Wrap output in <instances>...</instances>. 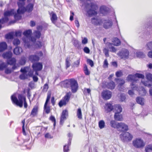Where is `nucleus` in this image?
Segmentation results:
<instances>
[{
    "instance_id": "f257e3e1",
    "label": "nucleus",
    "mask_w": 152,
    "mask_h": 152,
    "mask_svg": "<svg viewBox=\"0 0 152 152\" xmlns=\"http://www.w3.org/2000/svg\"><path fill=\"white\" fill-rule=\"evenodd\" d=\"M144 76L141 74L136 73L134 75H130L127 78V80L129 81H132V83L131 84V87L132 90H137L139 92V94L142 96H145L147 92L143 87L138 88L137 85L134 83L137 80L138 78H144Z\"/></svg>"
},
{
    "instance_id": "f03ea898",
    "label": "nucleus",
    "mask_w": 152,
    "mask_h": 152,
    "mask_svg": "<svg viewBox=\"0 0 152 152\" xmlns=\"http://www.w3.org/2000/svg\"><path fill=\"white\" fill-rule=\"evenodd\" d=\"M18 98L14 95L11 96V98L12 103L20 107H22L24 102V106L25 108L27 107L28 104L26 102V97L21 94H19Z\"/></svg>"
},
{
    "instance_id": "7ed1b4c3",
    "label": "nucleus",
    "mask_w": 152,
    "mask_h": 152,
    "mask_svg": "<svg viewBox=\"0 0 152 152\" xmlns=\"http://www.w3.org/2000/svg\"><path fill=\"white\" fill-rule=\"evenodd\" d=\"M98 9V5L96 2L86 0V10H88L87 12L89 15H96L97 14L96 10Z\"/></svg>"
},
{
    "instance_id": "20e7f679",
    "label": "nucleus",
    "mask_w": 152,
    "mask_h": 152,
    "mask_svg": "<svg viewBox=\"0 0 152 152\" xmlns=\"http://www.w3.org/2000/svg\"><path fill=\"white\" fill-rule=\"evenodd\" d=\"M120 137L123 142H128L132 140L133 136L129 132H125L122 133L120 135Z\"/></svg>"
},
{
    "instance_id": "39448f33",
    "label": "nucleus",
    "mask_w": 152,
    "mask_h": 152,
    "mask_svg": "<svg viewBox=\"0 0 152 152\" xmlns=\"http://www.w3.org/2000/svg\"><path fill=\"white\" fill-rule=\"evenodd\" d=\"M72 92L75 93L77 91L78 85L77 81L74 78L70 79V87Z\"/></svg>"
},
{
    "instance_id": "423d86ee",
    "label": "nucleus",
    "mask_w": 152,
    "mask_h": 152,
    "mask_svg": "<svg viewBox=\"0 0 152 152\" xmlns=\"http://www.w3.org/2000/svg\"><path fill=\"white\" fill-rule=\"evenodd\" d=\"M129 54V52L127 50L124 49L119 51L117 54L121 58L126 59L128 58Z\"/></svg>"
},
{
    "instance_id": "0eeeda50",
    "label": "nucleus",
    "mask_w": 152,
    "mask_h": 152,
    "mask_svg": "<svg viewBox=\"0 0 152 152\" xmlns=\"http://www.w3.org/2000/svg\"><path fill=\"white\" fill-rule=\"evenodd\" d=\"M133 146L136 148H140L144 146L145 144L143 140L140 139H137L133 141Z\"/></svg>"
},
{
    "instance_id": "6e6552de",
    "label": "nucleus",
    "mask_w": 152,
    "mask_h": 152,
    "mask_svg": "<svg viewBox=\"0 0 152 152\" xmlns=\"http://www.w3.org/2000/svg\"><path fill=\"white\" fill-rule=\"evenodd\" d=\"M68 115V113L67 110H63L60 118V125L61 126L63 125L64 121L66 120V117Z\"/></svg>"
},
{
    "instance_id": "1a4fd4ad",
    "label": "nucleus",
    "mask_w": 152,
    "mask_h": 152,
    "mask_svg": "<svg viewBox=\"0 0 152 152\" xmlns=\"http://www.w3.org/2000/svg\"><path fill=\"white\" fill-rule=\"evenodd\" d=\"M118 127L117 130L120 131H127L129 129L128 126L127 125L124 123H118Z\"/></svg>"
},
{
    "instance_id": "9d476101",
    "label": "nucleus",
    "mask_w": 152,
    "mask_h": 152,
    "mask_svg": "<svg viewBox=\"0 0 152 152\" xmlns=\"http://www.w3.org/2000/svg\"><path fill=\"white\" fill-rule=\"evenodd\" d=\"M102 96L104 99H108L111 97L112 93L109 90L104 91L102 93Z\"/></svg>"
},
{
    "instance_id": "9b49d317",
    "label": "nucleus",
    "mask_w": 152,
    "mask_h": 152,
    "mask_svg": "<svg viewBox=\"0 0 152 152\" xmlns=\"http://www.w3.org/2000/svg\"><path fill=\"white\" fill-rule=\"evenodd\" d=\"M42 64L40 62H36L33 63L32 67L34 71H41L42 68Z\"/></svg>"
},
{
    "instance_id": "f8f14e48",
    "label": "nucleus",
    "mask_w": 152,
    "mask_h": 152,
    "mask_svg": "<svg viewBox=\"0 0 152 152\" xmlns=\"http://www.w3.org/2000/svg\"><path fill=\"white\" fill-rule=\"evenodd\" d=\"M117 82L118 84V89L121 91H123L124 87L123 85L124 83V80L121 79H117Z\"/></svg>"
},
{
    "instance_id": "ddd939ff",
    "label": "nucleus",
    "mask_w": 152,
    "mask_h": 152,
    "mask_svg": "<svg viewBox=\"0 0 152 152\" xmlns=\"http://www.w3.org/2000/svg\"><path fill=\"white\" fill-rule=\"evenodd\" d=\"M122 111V108L120 104H116L113 106V111L115 113H120Z\"/></svg>"
},
{
    "instance_id": "4468645a",
    "label": "nucleus",
    "mask_w": 152,
    "mask_h": 152,
    "mask_svg": "<svg viewBox=\"0 0 152 152\" xmlns=\"http://www.w3.org/2000/svg\"><path fill=\"white\" fill-rule=\"evenodd\" d=\"M104 107L105 112L107 113L113 110V106L110 103H107L105 104Z\"/></svg>"
},
{
    "instance_id": "2eb2a0df",
    "label": "nucleus",
    "mask_w": 152,
    "mask_h": 152,
    "mask_svg": "<svg viewBox=\"0 0 152 152\" xmlns=\"http://www.w3.org/2000/svg\"><path fill=\"white\" fill-rule=\"evenodd\" d=\"M113 25L111 21L107 20H105L104 23L103 27L105 29H108L110 28Z\"/></svg>"
},
{
    "instance_id": "dca6fc26",
    "label": "nucleus",
    "mask_w": 152,
    "mask_h": 152,
    "mask_svg": "<svg viewBox=\"0 0 152 152\" xmlns=\"http://www.w3.org/2000/svg\"><path fill=\"white\" fill-rule=\"evenodd\" d=\"M92 23L95 25H99L101 24L102 22L101 19L97 18H94L91 19Z\"/></svg>"
},
{
    "instance_id": "f3484780",
    "label": "nucleus",
    "mask_w": 152,
    "mask_h": 152,
    "mask_svg": "<svg viewBox=\"0 0 152 152\" xmlns=\"http://www.w3.org/2000/svg\"><path fill=\"white\" fill-rule=\"evenodd\" d=\"M12 56V53L10 51H8L4 53L2 56L4 58L7 59V60L11 58Z\"/></svg>"
},
{
    "instance_id": "a211bd4d",
    "label": "nucleus",
    "mask_w": 152,
    "mask_h": 152,
    "mask_svg": "<svg viewBox=\"0 0 152 152\" xmlns=\"http://www.w3.org/2000/svg\"><path fill=\"white\" fill-rule=\"evenodd\" d=\"M108 10V8L106 6H102L100 8V12L101 14L104 15L107 14Z\"/></svg>"
},
{
    "instance_id": "6ab92c4d",
    "label": "nucleus",
    "mask_w": 152,
    "mask_h": 152,
    "mask_svg": "<svg viewBox=\"0 0 152 152\" xmlns=\"http://www.w3.org/2000/svg\"><path fill=\"white\" fill-rule=\"evenodd\" d=\"M34 5L33 3H29L26 7V12H32L33 9Z\"/></svg>"
},
{
    "instance_id": "aec40b11",
    "label": "nucleus",
    "mask_w": 152,
    "mask_h": 152,
    "mask_svg": "<svg viewBox=\"0 0 152 152\" xmlns=\"http://www.w3.org/2000/svg\"><path fill=\"white\" fill-rule=\"evenodd\" d=\"M114 118L115 120L118 121H122L123 119L122 115L120 113H115Z\"/></svg>"
},
{
    "instance_id": "412c9836",
    "label": "nucleus",
    "mask_w": 152,
    "mask_h": 152,
    "mask_svg": "<svg viewBox=\"0 0 152 152\" xmlns=\"http://www.w3.org/2000/svg\"><path fill=\"white\" fill-rule=\"evenodd\" d=\"M29 59L32 62L35 61H38L39 60V58L38 56L36 55H31L29 56Z\"/></svg>"
},
{
    "instance_id": "4be33fe9",
    "label": "nucleus",
    "mask_w": 152,
    "mask_h": 152,
    "mask_svg": "<svg viewBox=\"0 0 152 152\" xmlns=\"http://www.w3.org/2000/svg\"><path fill=\"white\" fill-rule=\"evenodd\" d=\"M14 10L13 9H12L10 10L4 12V16L8 17L14 14Z\"/></svg>"
},
{
    "instance_id": "5701e85b",
    "label": "nucleus",
    "mask_w": 152,
    "mask_h": 152,
    "mask_svg": "<svg viewBox=\"0 0 152 152\" xmlns=\"http://www.w3.org/2000/svg\"><path fill=\"white\" fill-rule=\"evenodd\" d=\"M7 45L5 42L0 43V52H3L7 49Z\"/></svg>"
},
{
    "instance_id": "b1692460",
    "label": "nucleus",
    "mask_w": 152,
    "mask_h": 152,
    "mask_svg": "<svg viewBox=\"0 0 152 152\" xmlns=\"http://www.w3.org/2000/svg\"><path fill=\"white\" fill-rule=\"evenodd\" d=\"M38 109V107L37 106H35L33 107L31 114V116L32 117H34L37 115Z\"/></svg>"
},
{
    "instance_id": "393cba45",
    "label": "nucleus",
    "mask_w": 152,
    "mask_h": 152,
    "mask_svg": "<svg viewBox=\"0 0 152 152\" xmlns=\"http://www.w3.org/2000/svg\"><path fill=\"white\" fill-rule=\"evenodd\" d=\"M71 139L69 138L68 140L67 145H65L64 146L63 150L64 152H68L69 150V146L71 144Z\"/></svg>"
},
{
    "instance_id": "a878e982",
    "label": "nucleus",
    "mask_w": 152,
    "mask_h": 152,
    "mask_svg": "<svg viewBox=\"0 0 152 152\" xmlns=\"http://www.w3.org/2000/svg\"><path fill=\"white\" fill-rule=\"evenodd\" d=\"M13 52L15 55H18L22 52V49L21 47H17L14 49Z\"/></svg>"
},
{
    "instance_id": "bb28decb",
    "label": "nucleus",
    "mask_w": 152,
    "mask_h": 152,
    "mask_svg": "<svg viewBox=\"0 0 152 152\" xmlns=\"http://www.w3.org/2000/svg\"><path fill=\"white\" fill-rule=\"evenodd\" d=\"M136 101L138 104L141 105H143L144 104L145 99L143 98L138 97L136 98Z\"/></svg>"
},
{
    "instance_id": "cd10ccee",
    "label": "nucleus",
    "mask_w": 152,
    "mask_h": 152,
    "mask_svg": "<svg viewBox=\"0 0 152 152\" xmlns=\"http://www.w3.org/2000/svg\"><path fill=\"white\" fill-rule=\"evenodd\" d=\"M71 94L70 92L67 93L62 99L67 103L70 99Z\"/></svg>"
},
{
    "instance_id": "c85d7f7f",
    "label": "nucleus",
    "mask_w": 152,
    "mask_h": 152,
    "mask_svg": "<svg viewBox=\"0 0 152 152\" xmlns=\"http://www.w3.org/2000/svg\"><path fill=\"white\" fill-rule=\"evenodd\" d=\"M110 123L111 127L114 128H116L117 129L118 127V123L114 120L110 121Z\"/></svg>"
},
{
    "instance_id": "c756f323",
    "label": "nucleus",
    "mask_w": 152,
    "mask_h": 152,
    "mask_svg": "<svg viewBox=\"0 0 152 152\" xmlns=\"http://www.w3.org/2000/svg\"><path fill=\"white\" fill-rule=\"evenodd\" d=\"M32 34L31 30L28 29L24 31L23 35L26 37H28L31 36Z\"/></svg>"
},
{
    "instance_id": "7c9ffc66",
    "label": "nucleus",
    "mask_w": 152,
    "mask_h": 152,
    "mask_svg": "<svg viewBox=\"0 0 152 152\" xmlns=\"http://www.w3.org/2000/svg\"><path fill=\"white\" fill-rule=\"evenodd\" d=\"M113 45L116 46H118L120 45L121 42L120 40L117 38L113 39L112 40Z\"/></svg>"
},
{
    "instance_id": "2f4dec72",
    "label": "nucleus",
    "mask_w": 152,
    "mask_h": 152,
    "mask_svg": "<svg viewBox=\"0 0 152 152\" xmlns=\"http://www.w3.org/2000/svg\"><path fill=\"white\" fill-rule=\"evenodd\" d=\"M16 62V60L14 58H10V59L7 60V63L8 64L13 65L15 64Z\"/></svg>"
},
{
    "instance_id": "473e14b6",
    "label": "nucleus",
    "mask_w": 152,
    "mask_h": 152,
    "mask_svg": "<svg viewBox=\"0 0 152 152\" xmlns=\"http://www.w3.org/2000/svg\"><path fill=\"white\" fill-rule=\"evenodd\" d=\"M64 87L68 88L70 87V79L65 80L63 83Z\"/></svg>"
},
{
    "instance_id": "72a5a7b5",
    "label": "nucleus",
    "mask_w": 152,
    "mask_h": 152,
    "mask_svg": "<svg viewBox=\"0 0 152 152\" xmlns=\"http://www.w3.org/2000/svg\"><path fill=\"white\" fill-rule=\"evenodd\" d=\"M107 88L110 89H114L115 87L114 83L113 81H111L108 83L107 86Z\"/></svg>"
},
{
    "instance_id": "f704fd0d",
    "label": "nucleus",
    "mask_w": 152,
    "mask_h": 152,
    "mask_svg": "<svg viewBox=\"0 0 152 152\" xmlns=\"http://www.w3.org/2000/svg\"><path fill=\"white\" fill-rule=\"evenodd\" d=\"M108 48L110 50V51L113 52H115L117 50V49L113 46V44L110 43H108Z\"/></svg>"
},
{
    "instance_id": "c9c22d12",
    "label": "nucleus",
    "mask_w": 152,
    "mask_h": 152,
    "mask_svg": "<svg viewBox=\"0 0 152 152\" xmlns=\"http://www.w3.org/2000/svg\"><path fill=\"white\" fill-rule=\"evenodd\" d=\"M26 12V7H24L18 8L17 10V12L18 14H23Z\"/></svg>"
},
{
    "instance_id": "e433bc0d",
    "label": "nucleus",
    "mask_w": 152,
    "mask_h": 152,
    "mask_svg": "<svg viewBox=\"0 0 152 152\" xmlns=\"http://www.w3.org/2000/svg\"><path fill=\"white\" fill-rule=\"evenodd\" d=\"M14 33L13 32L9 33L5 35V38L7 39H11L13 38Z\"/></svg>"
},
{
    "instance_id": "4c0bfd02",
    "label": "nucleus",
    "mask_w": 152,
    "mask_h": 152,
    "mask_svg": "<svg viewBox=\"0 0 152 152\" xmlns=\"http://www.w3.org/2000/svg\"><path fill=\"white\" fill-rule=\"evenodd\" d=\"M135 54L136 56L139 58H143L145 56V54L142 52L137 51L135 52Z\"/></svg>"
},
{
    "instance_id": "58836bf2",
    "label": "nucleus",
    "mask_w": 152,
    "mask_h": 152,
    "mask_svg": "<svg viewBox=\"0 0 152 152\" xmlns=\"http://www.w3.org/2000/svg\"><path fill=\"white\" fill-rule=\"evenodd\" d=\"M145 152H152V144L146 145L145 147Z\"/></svg>"
},
{
    "instance_id": "ea45409f",
    "label": "nucleus",
    "mask_w": 152,
    "mask_h": 152,
    "mask_svg": "<svg viewBox=\"0 0 152 152\" xmlns=\"http://www.w3.org/2000/svg\"><path fill=\"white\" fill-rule=\"evenodd\" d=\"M72 43L75 47L79 48L80 44L78 41L75 38H73L72 40Z\"/></svg>"
},
{
    "instance_id": "a19ab883",
    "label": "nucleus",
    "mask_w": 152,
    "mask_h": 152,
    "mask_svg": "<svg viewBox=\"0 0 152 152\" xmlns=\"http://www.w3.org/2000/svg\"><path fill=\"white\" fill-rule=\"evenodd\" d=\"M50 19L52 22L53 23H55V21L57 19V17L56 14L54 13H53Z\"/></svg>"
},
{
    "instance_id": "79ce46f5",
    "label": "nucleus",
    "mask_w": 152,
    "mask_h": 152,
    "mask_svg": "<svg viewBox=\"0 0 152 152\" xmlns=\"http://www.w3.org/2000/svg\"><path fill=\"white\" fill-rule=\"evenodd\" d=\"M77 116L79 119H81L82 118V112L80 108H79L77 109Z\"/></svg>"
},
{
    "instance_id": "37998d69",
    "label": "nucleus",
    "mask_w": 152,
    "mask_h": 152,
    "mask_svg": "<svg viewBox=\"0 0 152 152\" xmlns=\"http://www.w3.org/2000/svg\"><path fill=\"white\" fill-rule=\"evenodd\" d=\"M48 104H45L44 108V110H45V113L47 114H48L50 113V107L49 106H47Z\"/></svg>"
},
{
    "instance_id": "c03bdc74",
    "label": "nucleus",
    "mask_w": 152,
    "mask_h": 152,
    "mask_svg": "<svg viewBox=\"0 0 152 152\" xmlns=\"http://www.w3.org/2000/svg\"><path fill=\"white\" fill-rule=\"evenodd\" d=\"M9 19L8 17L4 16V17L0 19V23L1 24H4L7 23L9 21Z\"/></svg>"
},
{
    "instance_id": "a18cd8bd",
    "label": "nucleus",
    "mask_w": 152,
    "mask_h": 152,
    "mask_svg": "<svg viewBox=\"0 0 152 152\" xmlns=\"http://www.w3.org/2000/svg\"><path fill=\"white\" fill-rule=\"evenodd\" d=\"M99 126L100 129H102L104 128L105 126L104 121L102 120L99 121Z\"/></svg>"
},
{
    "instance_id": "49530a36",
    "label": "nucleus",
    "mask_w": 152,
    "mask_h": 152,
    "mask_svg": "<svg viewBox=\"0 0 152 152\" xmlns=\"http://www.w3.org/2000/svg\"><path fill=\"white\" fill-rule=\"evenodd\" d=\"M33 34L34 37L37 39L40 38L41 35V32L38 31H35L34 32Z\"/></svg>"
},
{
    "instance_id": "de8ad7c7",
    "label": "nucleus",
    "mask_w": 152,
    "mask_h": 152,
    "mask_svg": "<svg viewBox=\"0 0 152 152\" xmlns=\"http://www.w3.org/2000/svg\"><path fill=\"white\" fill-rule=\"evenodd\" d=\"M80 61L79 60L75 61L72 65V67H78L80 64Z\"/></svg>"
},
{
    "instance_id": "09e8293b",
    "label": "nucleus",
    "mask_w": 152,
    "mask_h": 152,
    "mask_svg": "<svg viewBox=\"0 0 152 152\" xmlns=\"http://www.w3.org/2000/svg\"><path fill=\"white\" fill-rule=\"evenodd\" d=\"M26 62V58L25 57H22L19 61V64L21 65H23L25 64Z\"/></svg>"
},
{
    "instance_id": "8fccbe9b",
    "label": "nucleus",
    "mask_w": 152,
    "mask_h": 152,
    "mask_svg": "<svg viewBox=\"0 0 152 152\" xmlns=\"http://www.w3.org/2000/svg\"><path fill=\"white\" fill-rule=\"evenodd\" d=\"M67 103L63 99L61 100L58 103V105L60 107H61L63 105H65Z\"/></svg>"
},
{
    "instance_id": "3c124183",
    "label": "nucleus",
    "mask_w": 152,
    "mask_h": 152,
    "mask_svg": "<svg viewBox=\"0 0 152 152\" xmlns=\"http://www.w3.org/2000/svg\"><path fill=\"white\" fill-rule=\"evenodd\" d=\"M65 65L66 66V69L69 68L71 65L70 62L69 61V59L68 58L66 59Z\"/></svg>"
},
{
    "instance_id": "603ef678",
    "label": "nucleus",
    "mask_w": 152,
    "mask_h": 152,
    "mask_svg": "<svg viewBox=\"0 0 152 152\" xmlns=\"http://www.w3.org/2000/svg\"><path fill=\"white\" fill-rule=\"evenodd\" d=\"M20 14H15L14 15V18L16 20H20L21 18V16L20 15Z\"/></svg>"
},
{
    "instance_id": "864d4df0",
    "label": "nucleus",
    "mask_w": 152,
    "mask_h": 152,
    "mask_svg": "<svg viewBox=\"0 0 152 152\" xmlns=\"http://www.w3.org/2000/svg\"><path fill=\"white\" fill-rule=\"evenodd\" d=\"M20 41L18 39H15L13 41V43L15 45L17 46L20 44Z\"/></svg>"
},
{
    "instance_id": "5fc2aeb1",
    "label": "nucleus",
    "mask_w": 152,
    "mask_h": 152,
    "mask_svg": "<svg viewBox=\"0 0 152 152\" xmlns=\"http://www.w3.org/2000/svg\"><path fill=\"white\" fill-rule=\"evenodd\" d=\"M146 77L148 80L152 82V74L148 73L146 75Z\"/></svg>"
},
{
    "instance_id": "6e6d98bb",
    "label": "nucleus",
    "mask_w": 152,
    "mask_h": 152,
    "mask_svg": "<svg viewBox=\"0 0 152 152\" xmlns=\"http://www.w3.org/2000/svg\"><path fill=\"white\" fill-rule=\"evenodd\" d=\"M146 45L148 50H152V41L148 42Z\"/></svg>"
},
{
    "instance_id": "4d7b16f0",
    "label": "nucleus",
    "mask_w": 152,
    "mask_h": 152,
    "mask_svg": "<svg viewBox=\"0 0 152 152\" xmlns=\"http://www.w3.org/2000/svg\"><path fill=\"white\" fill-rule=\"evenodd\" d=\"M87 63L89 64L91 67H92L94 66V63L93 61L89 59H87Z\"/></svg>"
},
{
    "instance_id": "13d9d810",
    "label": "nucleus",
    "mask_w": 152,
    "mask_h": 152,
    "mask_svg": "<svg viewBox=\"0 0 152 152\" xmlns=\"http://www.w3.org/2000/svg\"><path fill=\"white\" fill-rule=\"evenodd\" d=\"M7 65L4 63H2L0 64V70H2L7 67Z\"/></svg>"
},
{
    "instance_id": "bf43d9fd",
    "label": "nucleus",
    "mask_w": 152,
    "mask_h": 152,
    "mask_svg": "<svg viewBox=\"0 0 152 152\" xmlns=\"http://www.w3.org/2000/svg\"><path fill=\"white\" fill-rule=\"evenodd\" d=\"M141 83L145 86L150 87L151 86V85L148 83V81H144L143 80L141 81Z\"/></svg>"
},
{
    "instance_id": "052dcab7",
    "label": "nucleus",
    "mask_w": 152,
    "mask_h": 152,
    "mask_svg": "<svg viewBox=\"0 0 152 152\" xmlns=\"http://www.w3.org/2000/svg\"><path fill=\"white\" fill-rule=\"evenodd\" d=\"M22 123L23 124V126H22V132H23V134L24 135H26V132H25V129L24 128V125H25V120H23L22 121Z\"/></svg>"
},
{
    "instance_id": "680f3d73",
    "label": "nucleus",
    "mask_w": 152,
    "mask_h": 152,
    "mask_svg": "<svg viewBox=\"0 0 152 152\" xmlns=\"http://www.w3.org/2000/svg\"><path fill=\"white\" fill-rule=\"evenodd\" d=\"M51 97V94L50 93H48V95L47 98L46 99V101H45V105L46 104H48L49 100L50 99Z\"/></svg>"
},
{
    "instance_id": "e2e57ef3",
    "label": "nucleus",
    "mask_w": 152,
    "mask_h": 152,
    "mask_svg": "<svg viewBox=\"0 0 152 152\" xmlns=\"http://www.w3.org/2000/svg\"><path fill=\"white\" fill-rule=\"evenodd\" d=\"M23 41L25 43V46L27 48H31V45H30V43L29 42H26V41L24 39H23Z\"/></svg>"
},
{
    "instance_id": "0e129e2a",
    "label": "nucleus",
    "mask_w": 152,
    "mask_h": 152,
    "mask_svg": "<svg viewBox=\"0 0 152 152\" xmlns=\"http://www.w3.org/2000/svg\"><path fill=\"white\" fill-rule=\"evenodd\" d=\"M42 46L41 42L40 41H38L35 44V46L36 48H40Z\"/></svg>"
},
{
    "instance_id": "69168bd1",
    "label": "nucleus",
    "mask_w": 152,
    "mask_h": 152,
    "mask_svg": "<svg viewBox=\"0 0 152 152\" xmlns=\"http://www.w3.org/2000/svg\"><path fill=\"white\" fill-rule=\"evenodd\" d=\"M19 78L21 80H24L26 78V74L23 73L19 76Z\"/></svg>"
},
{
    "instance_id": "338daca9",
    "label": "nucleus",
    "mask_w": 152,
    "mask_h": 152,
    "mask_svg": "<svg viewBox=\"0 0 152 152\" xmlns=\"http://www.w3.org/2000/svg\"><path fill=\"white\" fill-rule=\"evenodd\" d=\"M22 35V32L20 31H18L15 32V36L16 37H20Z\"/></svg>"
},
{
    "instance_id": "774afa93",
    "label": "nucleus",
    "mask_w": 152,
    "mask_h": 152,
    "mask_svg": "<svg viewBox=\"0 0 152 152\" xmlns=\"http://www.w3.org/2000/svg\"><path fill=\"white\" fill-rule=\"evenodd\" d=\"M126 99L125 95L124 94H121L120 96V99L121 101L123 102Z\"/></svg>"
}]
</instances>
